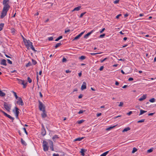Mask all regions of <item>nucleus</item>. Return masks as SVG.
I'll use <instances>...</instances> for the list:
<instances>
[{"mask_svg": "<svg viewBox=\"0 0 156 156\" xmlns=\"http://www.w3.org/2000/svg\"><path fill=\"white\" fill-rule=\"evenodd\" d=\"M39 108L40 110L42 112H45V106L40 100L38 101Z\"/></svg>", "mask_w": 156, "mask_h": 156, "instance_id": "f257e3e1", "label": "nucleus"}, {"mask_svg": "<svg viewBox=\"0 0 156 156\" xmlns=\"http://www.w3.org/2000/svg\"><path fill=\"white\" fill-rule=\"evenodd\" d=\"M20 109L16 107H15L14 109H13L12 111L15 114L16 117L17 119L18 117V115L20 113Z\"/></svg>", "mask_w": 156, "mask_h": 156, "instance_id": "f03ea898", "label": "nucleus"}, {"mask_svg": "<svg viewBox=\"0 0 156 156\" xmlns=\"http://www.w3.org/2000/svg\"><path fill=\"white\" fill-rule=\"evenodd\" d=\"M4 107L9 112L11 107V105L9 104L6 102H4Z\"/></svg>", "mask_w": 156, "mask_h": 156, "instance_id": "7ed1b4c3", "label": "nucleus"}, {"mask_svg": "<svg viewBox=\"0 0 156 156\" xmlns=\"http://www.w3.org/2000/svg\"><path fill=\"white\" fill-rule=\"evenodd\" d=\"M43 147L44 151H48V143L44 140H43Z\"/></svg>", "mask_w": 156, "mask_h": 156, "instance_id": "20e7f679", "label": "nucleus"}, {"mask_svg": "<svg viewBox=\"0 0 156 156\" xmlns=\"http://www.w3.org/2000/svg\"><path fill=\"white\" fill-rule=\"evenodd\" d=\"M46 134V131L44 126V125H42L41 132V134L43 136H45Z\"/></svg>", "mask_w": 156, "mask_h": 156, "instance_id": "39448f33", "label": "nucleus"}, {"mask_svg": "<svg viewBox=\"0 0 156 156\" xmlns=\"http://www.w3.org/2000/svg\"><path fill=\"white\" fill-rule=\"evenodd\" d=\"M18 100L17 101V103L20 105L23 106L24 105L23 100L21 97H19Z\"/></svg>", "mask_w": 156, "mask_h": 156, "instance_id": "423d86ee", "label": "nucleus"}, {"mask_svg": "<svg viewBox=\"0 0 156 156\" xmlns=\"http://www.w3.org/2000/svg\"><path fill=\"white\" fill-rule=\"evenodd\" d=\"M4 6L3 9V11L4 12H7L10 8V6L9 4L4 5Z\"/></svg>", "mask_w": 156, "mask_h": 156, "instance_id": "0eeeda50", "label": "nucleus"}, {"mask_svg": "<svg viewBox=\"0 0 156 156\" xmlns=\"http://www.w3.org/2000/svg\"><path fill=\"white\" fill-rule=\"evenodd\" d=\"M84 32V31L82 32L80 34H79L78 35L76 36V37H75L74 39L73 40L74 41L79 39L81 36L83 34Z\"/></svg>", "mask_w": 156, "mask_h": 156, "instance_id": "6e6552de", "label": "nucleus"}, {"mask_svg": "<svg viewBox=\"0 0 156 156\" xmlns=\"http://www.w3.org/2000/svg\"><path fill=\"white\" fill-rule=\"evenodd\" d=\"M1 62H0V64L1 65H3L4 66H6L7 64L6 63V60L3 59H1L0 60Z\"/></svg>", "mask_w": 156, "mask_h": 156, "instance_id": "1a4fd4ad", "label": "nucleus"}, {"mask_svg": "<svg viewBox=\"0 0 156 156\" xmlns=\"http://www.w3.org/2000/svg\"><path fill=\"white\" fill-rule=\"evenodd\" d=\"M25 44V45L28 47H30V46L31 44H33L32 42H30V40H27L26 41V43Z\"/></svg>", "mask_w": 156, "mask_h": 156, "instance_id": "9d476101", "label": "nucleus"}, {"mask_svg": "<svg viewBox=\"0 0 156 156\" xmlns=\"http://www.w3.org/2000/svg\"><path fill=\"white\" fill-rule=\"evenodd\" d=\"M87 86L86 83L85 82H83L82 85L81 89L82 90L85 89H86Z\"/></svg>", "mask_w": 156, "mask_h": 156, "instance_id": "9b49d317", "label": "nucleus"}, {"mask_svg": "<svg viewBox=\"0 0 156 156\" xmlns=\"http://www.w3.org/2000/svg\"><path fill=\"white\" fill-rule=\"evenodd\" d=\"M7 12H4L2 10V12L1 13L0 17L1 19H3L6 15Z\"/></svg>", "mask_w": 156, "mask_h": 156, "instance_id": "f8f14e48", "label": "nucleus"}, {"mask_svg": "<svg viewBox=\"0 0 156 156\" xmlns=\"http://www.w3.org/2000/svg\"><path fill=\"white\" fill-rule=\"evenodd\" d=\"M93 30H92L90 32H89L87 33V34H85L84 36V37H83L84 38H87V37L93 33Z\"/></svg>", "mask_w": 156, "mask_h": 156, "instance_id": "ddd939ff", "label": "nucleus"}, {"mask_svg": "<svg viewBox=\"0 0 156 156\" xmlns=\"http://www.w3.org/2000/svg\"><path fill=\"white\" fill-rule=\"evenodd\" d=\"M81 8V6H78L77 7L75 8L72 11V12L75 11H78Z\"/></svg>", "mask_w": 156, "mask_h": 156, "instance_id": "4468645a", "label": "nucleus"}, {"mask_svg": "<svg viewBox=\"0 0 156 156\" xmlns=\"http://www.w3.org/2000/svg\"><path fill=\"white\" fill-rule=\"evenodd\" d=\"M146 95L144 94L139 99V100L140 101H143L145 99H146Z\"/></svg>", "mask_w": 156, "mask_h": 156, "instance_id": "2eb2a0df", "label": "nucleus"}, {"mask_svg": "<svg viewBox=\"0 0 156 156\" xmlns=\"http://www.w3.org/2000/svg\"><path fill=\"white\" fill-rule=\"evenodd\" d=\"M84 138V137H78L76 139H75L74 141H81L82 139H83Z\"/></svg>", "mask_w": 156, "mask_h": 156, "instance_id": "dca6fc26", "label": "nucleus"}, {"mask_svg": "<svg viewBox=\"0 0 156 156\" xmlns=\"http://www.w3.org/2000/svg\"><path fill=\"white\" fill-rule=\"evenodd\" d=\"M147 112V111H144L142 109H140V113L139 115H140Z\"/></svg>", "mask_w": 156, "mask_h": 156, "instance_id": "f3484780", "label": "nucleus"}, {"mask_svg": "<svg viewBox=\"0 0 156 156\" xmlns=\"http://www.w3.org/2000/svg\"><path fill=\"white\" fill-rule=\"evenodd\" d=\"M42 117L43 118H45L47 116V115L45 112H43L41 114Z\"/></svg>", "mask_w": 156, "mask_h": 156, "instance_id": "a211bd4d", "label": "nucleus"}, {"mask_svg": "<svg viewBox=\"0 0 156 156\" xmlns=\"http://www.w3.org/2000/svg\"><path fill=\"white\" fill-rule=\"evenodd\" d=\"M130 129V128L129 127H127L125 128L122 131L123 132L127 131Z\"/></svg>", "mask_w": 156, "mask_h": 156, "instance_id": "6ab92c4d", "label": "nucleus"}, {"mask_svg": "<svg viewBox=\"0 0 156 156\" xmlns=\"http://www.w3.org/2000/svg\"><path fill=\"white\" fill-rule=\"evenodd\" d=\"M21 142L22 144L25 146H26L27 145V144L26 142L23 140L22 138L21 139Z\"/></svg>", "mask_w": 156, "mask_h": 156, "instance_id": "aec40b11", "label": "nucleus"}, {"mask_svg": "<svg viewBox=\"0 0 156 156\" xmlns=\"http://www.w3.org/2000/svg\"><path fill=\"white\" fill-rule=\"evenodd\" d=\"M62 44L61 43H58L56 45L54 46L55 48H56L58 47H59Z\"/></svg>", "mask_w": 156, "mask_h": 156, "instance_id": "412c9836", "label": "nucleus"}, {"mask_svg": "<svg viewBox=\"0 0 156 156\" xmlns=\"http://www.w3.org/2000/svg\"><path fill=\"white\" fill-rule=\"evenodd\" d=\"M116 126V125L113 126H111L110 127H108L106 129V130L107 131H109L111 129L114 128L115 126Z\"/></svg>", "mask_w": 156, "mask_h": 156, "instance_id": "4be33fe9", "label": "nucleus"}, {"mask_svg": "<svg viewBox=\"0 0 156 156\" xmlns=\"http://www.w3.org/2000/svg\"><path fill=\"white\" fill-rule=\"evenodd\" d=\"M5 95V94L3 92L2 90H0V96L1 97H4Z\"/></svg>", "mask_w": 156, "mask_h": 156, "instance_id": "5701e85b", "label": "nucleus"}, {"mask_svg": "<svg viewBox=\"0 0 156 156\" xmlns=\"http://www.w3.org/2000/svg\"><path fill=\"white\" fill-rule=\"evenodd\" d=\"M17 80L19 81V83H20V81H21L22 82L21 83V84L23 85L25 84V83L24 82V81L23 80H21L18 78L17 79Z\"/></svg>", "mask_w": 156, "mask_h": 156, "instance_id": "b1692460", "label": "nucleus"}, {"mask_svg": "<svg viewBox=\"0 0 156 156\" xmlns=\"http://www.w3.org/2000/svg\"><path fill=\"white\" fill-rule=\"evenodd\" d=\"M9 2V0H3V5L8 4L7 3Z\"/></svg>", "mask_w": 156, "mask_h": 156, "instance_id": "393cba45", "label": "nucleus"}, {"mask_svg": "<svg viewBox=\"0 0 156 156\" xmlns=\"http://www.w3.org/2000/svg\"><path fill=\"white\" fill-rule=\"evenodd\" d=\"M12 92L16 98V99H18V98L19 97L17 96V94H16V93L14 92V91H11Z\"/></svg>", "mask_w": 156, "mask_h": 156, "instance_id": "a878e982", "label": "nucleus"}, {"mask_svg": "<svg viewBox=\"0 0 156 156\" xmlns=\"http://www.w3.org/2000/svg\"><path fill=\"white\" fill-rule=\"evenodd\" d=\"M30 48L32 50L34 51H35V52L37 51V50H35V49L34 48V47L33 45H32V44H31V45H30Z\"/></svg>", "mask_w": 156, "mask_h": 156, "instance_id": "bb28decb", "label": "nucleus"}, {"mask_svg": "<svg viewBox=\"0 0 156 156\" xmlns=\"http://www.w3.org/2000/svg\"><path fill=\"white\" fill-rule=\"evenodd\" d=\"M4 26V24L1 23L0 24V31L2 30Z\"/></svg>", "mask_w": 156, "mask_h": 156, "instance_id": "cd10ccee", "label": "nucleus"}, {"mask_svg": "<svg viewBox=\"0 0 156 156\" xmlns=\"http://www.w3.org/2000/svg\"><path fill=\"white\" fill-rule=\"evenodd\" d=\"M86 58V57L85 56H83L82 55L81 56H80V57H79V59L81 60H83L85 59Z\"/></svg>", "mask_w": 156, "mask_h": 156, "instance_id": "c85d7f7f", "label": "nucleus"}, {"mask_svg": "<svg viewBox=\"0 0 156 156\" xmlns=\"http://www.w3.org/2000/svg\"><path fill=\"white\" fill-rule=\"evenodd\" d=\"M62 38V36H60L55 40V41H58L59 40Z\"/></svg>", "mask_w": 156, "mask_h": 156, "instance_id": "c756f323", "label": "nucleus"}, {"mask_svg": "<svg viewBox=\"0 0 156 156\" xmlns=\"http://www.w3.org/2000/svg\"><path fill=\"white\" fill-rule=\"evenodd\" d=\"M137 150V149L135 147H133V150L132 151V153H134Z\"/></svg>", "mask_w": 156, "mask_h": 156, "instance_id": "7c9ffc66", "label": "nucleus"}, {"mask_svg": "<svg viewBox=\"0 0 156 156\" xmlns=\"http://www.w3.org/2000/svg\"><path fill=\"white\" fill-rule=\"evenodd\" d=\"M32 61L33 65H35L37 63V62L33 59H32Z\"/></svg>", "mask_w": 156, "mask_h": 156, "instance_id": "2f4dec72", "label": "nucleus"}, {"mask_svg": "<svg viewBox=\"0 0 156 156\" xmlns=\"http://www.w3.org/2000/svg\"><path fill=\"white\" fill-rule=\"evenodd\" d=\"M0 111L2 112L4 114V115L6 117H7L8 115V114H7L6 113H5V112L4 111H2V110H0Z\"/></svg>", "mask_w": 156, "mask_h": 156, "instance_id": "473e14b6", "label": "nucleus"}, {"mask_svg": "<svg viewBox=\"0 0 156 156\" xmlns=\"http://www.w3.org/2000/svg\"><path fill=\"white\" fill-rule=\"evenodd\" d=\"M0 111L2 112L4 114V115L6 117H7L8 115V114H7L6 113H5V112L4 111H2V110H0Z\"/></svg>", "mask_w": 156, "mask_h": 156, "instance_id": "72a5a7b5", "label": "nucleus"}, {"mask_svg": "<svg viewBox=\"0 0 156 156\" xmlns=\"http://www.w3.org/2000/svg\"><path fill=\"white\" fill-rule=\"evenodd\" d=\"M58 138V136L57 135H56L54 136L52 138L53 140H55V139H57Z\"/></svg>", "mask_w": 156, "mask_h": 156, "instance_id": "f704fd0d", "label": "nucleus"}, {"mask_svg": "<svg viewBox=\"0 0 156 156\" xmlns=\"http://www.w3.org/2000/svg\"><path fill=\"white\" fill-rule=\"evenodd\" d=\"M149 101L150 102L153 103V102H154L155 101V99L154 98H151V99H150L149 100Z\"/></svg>", "mask_w": 156, "mask_h": 156, "instance_id": "c9c22d12", "label": "nucleus"}, {"mask_svg": "<svg viewBox=\"0 0 156 156\" xmlns=\"http://www.w3.org/2000/svg\"><path fill=\"white\" fill-rule=\"evenodd\" d=\"M153 148H150V149L148 150L147 151V152L148 153L151 152H152V151H153Z\"/></svg>", "mask_w": 156, "mask_h": 156, "instance_id": "e433bc0d", "label": "nucleus"}, {"mask_svg": "<svg viewBox=\"0 0 156 156\" xmlns=\"http://www.w3.org/2000/svg\"><path fill=\"white\" fill-rule=\"evenodd\" d=\"M32 65H31V63L30 62H29L26 65V67H28L29 66H31Z\"/></svg>", "mask_w": 156, "mask_h": 156, "instance_id": "4c0bfd02", "label": "nucleus"}, {"mask_svg": "<svg viewBox=\"0 0 156 156\" xmlns=\"http://www.w3.org/2000/svg\"><path fill=\"white\" fill-rule=\"evenodd\" d=\"M84 121L83 119L80 120L78 121L77 123L79 124H80L83 122Z\"/></svg>", "mask_w": 156, "mask_h": 156, "instance_id": "58836bf2", "label": "nucleus"}, {"mask_svg": "<svg viewBox=\"0 0 156 156\" xmlns=\"http://www.w3.org/2000/svg\"><path fill=\"white\" fill-rule=\"evenodd\" d=\"M102 52H99V53H90V54L91 55H97V54H101V53H102Z\"/></svg>", "mask_w": 156, "mask_h": 156, "instance_id": "ea45409f", "label": "nucleus"}, {"mask_svg": "<svg viewBox=\"0 0 156 156\" xmlns=\"http://www.w3.org/2000/svg\"><path fill=\"white\" fill-rule=\"evenodd\" d=\"M27 80L29 83H31L32 82V80L30 78V77H28L27 78Z\"/></svg>", "mask_w": 156, "mask_h": 156, "instance_id": "a19ab883", "label": "nucleus"}, {"mask_svg": "<svg viewBox=\"0 0 156 156\" xmlns=\"http://www.w3.org/2000/svg\"><path fill=\"white\" fill-rule=\"evenodd\" d=\"M21 37H22V38L23 40V41L24 42V43H26V41H27V40L26 39L23 37V35H21Z\"/></svg>", "mask_w": 156, "mask_h": 156, "instance_id": "79ce46f5", "label": "nucleus"}, {"mask_svg": "<svg viewBox=\"0 0 156 156\" xmlns=\"http://www.w3.org/2000/svg\"><path fill=\"white\" fill-rule=\"evenodd\" d=\"M86 13V12H83L82 13L80 16V18H81L83 17V15H84Z\"/></svg>", "mask_w": 156, "mask_h": 156, "instance_id": "37998d69", "label": "nucleus"}, {"mask_svg": "<svg viewBox=\"0 0 156 156\" xmlns=\"http://www.w3.org/2000/svg\"><path fill=\"white\" fill-rule=\"evenodd\" d=\"M145 119H142V120H139L137 121L138 123H140V122H144Z\"/></svg>", "mask_w": 156, "mask_h": 156, "instance_id": "c03bdc74", "label": "nucleus"}, {"mask_svg": "<svg viewBox=\"0 0 156 156\" xmlns=\"http://www.w3.org/2000/svg\"><path fill=\"white\" fill-rule=\"evenodd\" d=\"M108 58H107V57H106L105 58H104L102 60H101V63H102L104 61H105V60H106V59H108Z\"/></svg>", "mask_w": 156, "mask_h": 156, "instance_id": "a18cd8bd", "label": "nucleus"}, {"mask_svg": "<svg viewBox=\"0 0 156 156\" xmlns=\"http://www.w3.org/2000/svg\"><path fill=\"white\" fill-rule=\"evenodd\" d=\"M10 119H11V120H12V122H13L14 119V118L12 117V116H11L10 115L9 116V118Z\"/></svg>", "mask_w": 156, "mask_h": 156, "instance_id": "49530a36", "label": "nucleus"}, {"mask_svg": "<svg viewBox=\"0 0 156 156\" xmlns=\"http://www.w3.org/2000/svg\"><path fill=\"white\" fill-rule=\"evenodd\" d=\"M7 61L8 62L9 64H12V62L11 60H10L9 59H7Z\"/></svg>", "mask_w": 156, "mask_h": 156, "instance_id": "de8ad7c7", "label": "nucleus"}, {"mask_svg": "<svg viewBox=\"0 0 156 156\" xmlns=\"http://www.w3.org/2000/svg\"><path fill=\"white\" fill-rule=\"evenodd\" d=\"M67 61V59L66 58L63 57L62 60V62H66Z\"/></svg>", "mask_w": 156, "mask_h": 156, "instance_id": "09e8293b", "label": "nucleus"}, {"mask_svg": "<svg viewBox=\"0 0 156 156\" xmlns=\"http://www.w3.org/2000/svg\"><path fill=\"white\" fill-rule=\"evenodd\" d=\"M105 36V34H101L99 36L100 38H102L104 37Z\"/></svg>", "mask_w": 156, "mask_h": 156, "instance_id": "8fccbe9b", "label": "nucleus"}, {"mask_svg": "<svg viewBox=\"0 0 156 156\" xmlns=\"http://www.w3.org/2000/svg\"><path fill=\"white\" fill-rule=\"evenodd\" d=\"M123 105V102H120V104H119V107H121V106H122V105Z\"/></svg>", "mask_w": 156, "mask_h": 156, "instance_id": "3c124183", "label": "nucleus"}, {"mask_svg": "<svg viewBox=\"0 0 156 156\" xmlns=\"http://www.w3.org/2000/svg\"><path fill=\"white\" fill-rule=\"evenodd\" d=\"M119 0H116L114 2V3L115 4H116L119 3Z\"/></svg>", "mask_w": 156, "mask_h": 156, "instance_id": "603ef678", "label": "nucleus"}, {"mask_svg": "<svg viewBox=\"0 0 156 156\" xmlns=\"http://www.w3.org/2000/svg\"><path fill=\"white\" fill-rule=\"evenodd\" d=\"M23 129L24 130V132L25 133H26V134L27 135L28 133L26 131V129L24 127L23 128Z\"/></svg>", "mask_w": 156, "mask_h": 156, "instance_id": "864d4df0", "label": "nucleus"}, {"mask_svg": "<svg viewBox=\"0 0 156 156\" xmlns=\"http://www.w3.org/2000/svg\"><path fill=\"white\" fill-rule=\"evenodd\" d=\"M53 38L52 37H48V40L49 41H52L53 40Z\"/></svg>", "mask_w": 156, "mask_h": 156, "instance_id": "5fc2aeb1", "label": "nucleus"}, {"mask_svg": "<svg viewBox=\"0 0 156 156\" xmlns=\"http://www.w3.org/2000/svg\"><path fill=\"white\" fill-rule=\"evenodd\" d=\"M81 154L84 153V152H85V150L83 149H82L81 150Z\"/></svg>", "mask_w": 156, "mask_h": 156, "instance_id": "6e6d98bb", "label": "nucleus"}, {"mask_svg": "<svg viewBox=\"0 0 156 156\" xmlns=\"http://www.w3.org/2000/svg\"><path fill=\"white\" fill-rule=\"evenodd\" d=\"M84 111H83V110H80L78 112V113L79 114H80L82 113Z\"/></svg>", "mask_w": 156, "mask_h": 156, "instance_id": "4d7b16f0", "label": "nucleus"}, {"mask_svg": "<svg viewBox=\"0 0 156 156\" xmlns=\"http://www.w3.org/2000/svg\"><path fill=\"white\" fill-rule=\"evenodd\" d=\"M49 144L50 146L53 145V143L52 141L51 140H49Z\"/></svg>", "mask_w": 156, "mask_h": 156, "instance_id": "13d9d810", "label": "nucleus"}, {"mask_svg": "<svg viewBox=\"0 0 156 156\" xmlns=\"http://www.w3.org/2000/svg\"><path fill=\"white\" fill-rule=\"evenodd\" d=\"M83 96V95L82 94H80L79 96H78V98L79 99L81 98H82Z\"/></svg>", "mask_w": 156, "mask_h": 156, "instance_id": "bf43d9fd", "label": "nucleus"}, {"mask_svg": "<svg viewBox=\"0 0 156 156\" xmlns=\"http://www.w3.org/2000/svg\"><path fill=\"white\" fill-rule=\"evenodd\" d=\"M50 147L52 151H53L54 150L53 145H50Z\"/></svg>", "mask_w": 156, "mask_h": 156, "instance_id": "052dcab7", "label": "nucleus"}, {"mask_svg": "<svg viewBox=\"0 0 156 156\" xmlns=\"http://www.w3.org/2000/svg\"><path fill=\"white\" fill-rule=\"evenodd\" d=\"M132 112L130 111L128 113H127V115H131L132 114Z\"/></svg>", "mask_w": 156, "mask_h": 156, "instance_id": "680f3d73", "label": "nucleus"}, {"mask_svg": "<svg viewBox=\"0 0 156 156\" xmlns=\"http://www.w3.org/2000/svg\"><path fill=\"white\" fill-rule=\"evenodd\" d=\"M104 66H101L100 68L99 69V70L100 71H102V70H103V69H104Z\"/></svg>", "mask_w": 156, "mask_h": 156, "instance_id": "e2e57ef3", "label": "nucleus"}, {"mask_svg": "<svg viewBox=\"0 0 156 156\" xmlns=\"http://www.w3.org/2000/svg\"><path fill=\"white\" fill-rule=\"evenodd\" d=\"M70 31V30L69 29H67V30H65V33H66L68 32H69Z\"/></svg>", "mask_w": 156, "mask_h": 156, "instance_id": "0e129e2a", "label": "nucleus"}, {"mask_svg": "<svg viewBox=\"0 0 156 156\" xmlns=\"http://www.w3.org/2000/svg\"><path fill=\"white\" fill-rule=\"evenodd\" d=\"M121 16V14H119L116 16V19H118L119 18V17Z\"/></svg>", "mask_w": 156, "mask_h": 156, "instance_id": "69168bd1", "label": "nucleus"}, {"mask_svg": "<svg viewBox=\"0 0 156 156\" xmlns=\"http://www.w3.org/2000/svg\"><path fill=\"white\" fill-rule=\"evenodd\" d=\"M105 30V28H103L102 30L100 31V33H102Z\"/></svg>", "mask_w": 156, "mask_h": 156, "instance_id": "338daca9", "label": "nucleus"}, {"mask_svg": "<svg viewBox=\"0 0 156 156\" xmlns=\"http://www.w3.org/2000/svg\"><path fill=\"white\" fill-rule=\"evenodd\" d=\"M53 156H59L58 154H55V153L53 154Z\"/></svg>", "mask_w": 156, "mask_h": 156, "instance_id": "774afa93", "label": "nucleus"}]
</instances>
